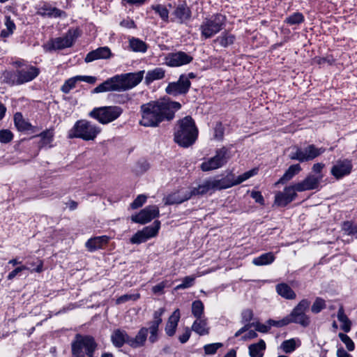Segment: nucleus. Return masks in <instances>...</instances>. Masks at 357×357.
Wrapping results in <instances>:
<instances>
[{
    "mask_svg": "<svg viewBox=\"0 0 357 357\" xmlns=\"http://www.w3.org/2000/svg\"><path fill=\"white\" fill-rule=\"evenodd\" d=\"M301 170L302 168L299 164L291 165L286 170L283 176L279 179L277 183H284L290 181L291 178H293L294 176L297 175Z\"/></svg>",
    "mask_w": 357,
    "mask_h": 357,
    "instance_id": "34",
    "label": "nucleus"
},
{
    "mask_svg": "<svg viewBox=\"0 0 357 357\" xmlns=\"http://www.w3.org/2000/svg\"><path fill=\"white\" fill-rule=\"evenodd\" d=\"M180 317L181 314L178 309L175 310L169 317L165 328V333L168 336L172 337L175 335Z\"/></svg>",
    "mask_w": 357,
    "mask_h": 357,
    "instance_id": "25",
    "label": "nucleus"
},
{
    "mask_svg": "<svg viewBox=\"0 0 357 357\" xmlns=\"http://www.w3.org/2000/svg\"><path fill=\"white\" fill-rule=\"evenodd\" d=\"M77 82H79L77 75L67 79L62 85L61 91L64 93H68L73 89L75 87Z\"/></svg>",
    "mask_w": 357,
    "mask_h": 357,
    "instance_id": "50",
    "label": "nucleus"
},
{
    "mask_svg": "<svg viewBox=\"0 0 357 357\" xmlns=\"http://www.w3.org/2000/svg\"><path fill=\"white\" fill-rule=\"evenodd\" d=\"M235 39L236 38L234 35L225 31L218 36L213 42L215 43H218L222 47H227L234 44Z\"/></svg>",
    "mask_w": 357,
    "mask_h": 357,
    "instance_id": "36",
    "label": "nucleus"
},
{
    "mask_svg": "<svg viewBox=\"0 0 357 357\" xmlns=\"http://www.w3.org/2000/svg\"><path fill=\"white\" fill-rule=\"evenodd\" d=\"M189 192L192 194V196L204 195L209 192H213L211 178L204 181L202 184L199 185L197 188H194Z\"/></svg>",
    "mask_w": 357,
    "mask_h": 357,
    "instance_id": "38",
    "label": "nucleus"
},
{
    "mask_svg": "<svg viewBox=\"0 0 357 357\" xmlns=\"http://www.w3.org/2000/svg\"><path fill=\"white\" fill-rule=\"evenodd\" d=\"M224 136V130L222 125H217L214 130V138L217 140H222Z\"/></svg>",
    "mask_w": 357,
    "mask_h": 357,
    "instance_id": "61",
    "label": "nucleus"
},
{
    "mask_svg": "<svg viewBox=\"0 0 357 357\" xmlns=\"http://www.w3.org/2000/svg\"><path fill=\"white\" fill-rule=\"evenodd\" d=\"M109 238L107 236H96L89 239L86 242V247L90 252L102 248L109 242Z\"/></svg>",
    "mask_w": 357,
    "mask_h": 357,
    "instance_id": "28",
    "label": "nucleus"
},
{
    "mask_svg": "<svg viewBox=\"0 0 357 357\" xmlns=\"http://www.w3.org/2000/svg\"><path fill=\"white\" fill-rule=\"evenodd\" d=\"M204 305L200 300H196L192 303V314L197 318H203Z\"/></svg>",
    "mask_w": 357,
    "mask_h": 357,
    "instance_id": "47",
    "label": "nucleus"
},
{
    "mask_svg": "<svg viewBox=\"0 0 357 357\" xmlns=\"http://www.w3.org/2000/svg\"><path fill=\"white\" fill-rule=\"evenodd\" d=\"M251 197L255 199L257 203L261 205L264 204V199L261 193L259 191H252L251 192Z\"/></svg>",
    "mask_w": 357,
    "mask_h": 357,
    "instance_id": "62",
    "label": "nucleus"
},
{
    "mask_svg": "<svg viewBox=\"0 0 357 357\" xmlns=\"http://www.w3.org/2000/svg\"><path fill=\"white\" fill-rule=\"evenodd\" d=\"M268 324L271 326H275V327H283L289 324H291L289 319L288 317V315L284 317V318L275 321L273 319H269L268 321Z\"/></svg>",
    "mask_w": 357,
    "mask_h": 357,
    "instance_id": "58",
    "label": "nucleus"
},
{
    "mask_svg": "<svg viewBox=\"0 0 357 357\" xmlns=\"http://www.w3.org/2000/svg\"><path fill=\"white\" fill-rule=\"evenodd\" d=\"M140 297L139 294H124L123 296H121L119 297L116 301V303L117 305L124 303L128 301H137Z\"/></svg>",
    "mask_w": 357,
    "mask_h": 357,
    "instance_id": "57",
    "label": "nucleus"
},
{
    "mask_svg": "<svg viewBox=\"0 0 357 357\" xmlns=\"http://www.w3.org/2000/svg\"><path fill=\"white\" fill-rule=\"evenodd\" d=\"M230 158L229 149L223 146L215 151L214 156L205 159L200 165V168L203 172L221 168L227 164Z\"/></svg>",
    "mask_w": 357,
    "mask_h": 357,
    "instance_id": "9",
    "label": "nucleus"
},
{
    "mask_svg": "<svg viewBox=\"0 0 357 357\" xmlns=\"http://www.w3.org/2000/svg\"><path fill=\"white\" fill-rule=\"evenodd\" d=\"M102 129L97 124L86 120L77 121L73 126L68 130L69 139L78 138L84 141L94 140L101 132Z\"/></svg>",
    "mask_w": 357,
    "mask_h": 357,
    "instance_id": "5",
    "label": "nucleus"
},
{
    "mask_svg": "<svg viewBox=\"0 0 357 357\" xmlns=\"http://www.w3.org/2000/svg\"><path fill=\"white\" fill-rule=\"evenodd\" d=\"M13 139V134L8 129H3L0 130V142L7 144L11 142Z\"/></svg>",
    "mask_w": 357,
    "mask_h": 357,
    "instance_id": "55",
    "label": "nucleus"
},
{
    "mask_svg": "<svg viewBox=\"0 0 357 357\" xmlns=\"http://www.w3.org/2000/svg\"><path fill=\"white\" fill-rule=\"evenodd\" d=\"M14 123L20 131L29 130L31 127V125L24 120L22 114L20 112H17L14 115Z\"/></svg>",
    "mask_w": 357,
    "mask_h": 357,
    "instance_id": "43",
    "label": "nucleus"
},
{
    "mask_svg": "<svg viewBox=\"0 0 357 357\" xmlns=\"http://www.w3.org/2000/svg\"><path fill=\"white\" fill-rule=\"evenodd\" d=\"M160 215L158 206L156 205H151L145 207L139 213L132 215L130 217L132 222L144 225L150 222L152 220L158 218Z\"/></svg>",
    "mask_w": 357,
    "mask_h": 357,
    "instance_id": "15",
    "label": "nucleus"
},
{
    "mask_svg": "<svg viewBox=\"0 0 357 357\" xmlns=\"http://www.w3.org/2000/svg\"><path fill=\"white\" fill-rule=\"evenodd\" d=\"M198 136V130L195 121L190 116L181 119L178 128L174 132V141L182 147H189L192 145Z\"/></svg>",
    "mask_w": 357,
    "mask_h": 357,
    "instance_id": "4",
    "label": "nucleus"
},
{
    "mask_svg": "<svg viewBox=\"0 0 357 357\" xmlns=\"http://www.w3.org/2000/svg\"><path fill=\"white\" fill-rule=\"evenodd\" d=\"M43 261H38L37 264V267L36 268L31 269L29 266L26 265H21L16 267L14 270L9 273L7 276V279L9 280H13L20 273L23 271L28 270L30 272H36L41 273L43 271Z\"/></svg>",
    "mask_w": 357,
    "mask_h": 357,
    "instance_id": "32",
    "label": "nucleus"
},
{
    "mask_svg": "<svg viewBox=\"0 0 357 357\" xmlns=\"http://www.w3.org/2000/svg\"><path fill=\"white\" fill-rule=\"evenodd\" d=\"M36 137L40 139L38 143L40 149H50L53 147L52 142L54 137L53 129H47Z\"/></svg>",
    "mask_w": 357,
    "mask_h": 357,
    "instance_id": "26",
    "label": "nucleus"
},
{
    "mask_svg": "<svg viewBox=\"0 0 357 357\" xmlns=\"http://www.w3.org/2000/svg\"><path fill=\"white\" fill-rule=\"evenodd\" d=\"M144 70L115 75L97 86L93 93L107 91H125L137 86L143 79Z\"/></svg>",
    "mask_w": 357,
    "mask_h": 357,
    "instance_id": "2",
    "label": "nucleus"
},
{
    "mask_svg": "<svg viewBox=\"0 0 357 357\" xmlns=\"http://www.w3.org/2000/svg\"><path fill=\"white\" fill-rule=\"evenodd\" d=\"M147 197L144 195H138L135 199L130 204L132 209H137L141 207L146 202Z\"/></svg>",
    "mask_w": 357,
    "mask_h": 357,
    "instance_id": "59",
    "label": "nucleus"
},
{
    "mask_svg": "<svg viewBox=\"0 0 357 357\" xmlns=\"http://www.w3.org/2000/svg\"><path fill=\"white\" fill-rule=\"evenodd\" d=\"M36 13L42 17H47L50 18L65 17L66 14L64 11L52 6L50 3L46 1L40 2L36 7Z\"/></svg>",
    "mask_w": 357,
    "mask_h": 357,
    "instance_id": "19",
    "label": "nucleus"
},
{
    "mask_svg": "<svg viewBox=\"0 0 357 357\" xmlns=\"http://www.w3.org/2000/svg\"><path fill=\"white\" fill-rule=\"evenodd\" d=\"M166 70L161 67H157L147 71L144 82L146 85L151 84L152 82L162 79L165 77Z\"/></svg>",
    "mask_w": 357,
    "mask_h": 357,
    "instance_id": "29",
    "label": "nucleus"
},
{
    "mask_svg": "<svg viewBox=\"0 0 357 357\" xmlns=\"http://www.w3.org/2000/svg\"><path fill=\"white\" fill-rule=\"evenodd\" d=\"M310 305V302L307 299H302L288 315L290 322L303 327L308 326L310 324V317L305 312Z\"/></svg>",
    "mask_w": 357,
    "mask_h": 357,
    "instance_id": "12",
    "label": "nucleus"
},
{
    "mask_svg": "<svg viewBox=\"0 0 357 357\" xmlns=\"http://www.w3.org/2000/svg\"><path fill=\"white\" fill-rule=\"evenodd\" d=\"M191 83L184 75H181L177 82H170L166 87V93L176 96L185 94L189 91Z\"/></svg>",
    "mask_w": 357,
    "mask_h": 357,
    "instance_id": "17",
    "label": "nucleus"
},
{
    "mask_svg": "<svg viewBox=\"0 0 357 357\" xmlns=\"http://www.w3.org/2000/svg\"><path fill=\"white\" fill-rule=\"evenodd\" d=\"M341 341L345 344L347 349L349 351H352L354 350L355 345L353 340L346 334L340 333L338 335Z\"/></svg>",
    "mask_w": 357,
    "mask_h": 357,
    "instance_id": "54",
    "label": "nucleus"
},
{
    "mask_svg": "<svg viewBox=\"0 0 357 357\" xmlns=\"http://www.w3.org/2000/svg\"><path fill=\"white\" fill-rule=\"evenodd\" d=\"M342 229L347 235L352 236L357 238V227L351 222H344Z\"/></svg>",
    "mask_w": 357,
    "mask_h": 357,
    "instance_id": "53",
    "label": "nucleus"
},
{
    "mask_svg": "<svg viewBox=\"0 0 357 357\" xmlns=\"http://www.w3.org/2000/svg\"><path fill=\"white\" fill-rule=\"evenodd\" d=\"M192 331L199 335H206L209 333L210 328L208 326L207 319L197 318L192 325Z\"/></svg>",
    "mask_w": 357,
    "mask_h": 357,
    "instance_id": "30",
    "label": "nucleus"
},
{
    "mask_svg": "<svg viewBox=\"0 0 357 357\" xmlns=\"http://www.w3.org/2000/svg\"><path fill=\"white\" fill-rule=\"evenodd\" d=\"M98 344L90 335L77 334L72 342L73 357H95Z\"/></svg>",
    "mask_w": 357,
    "mask_h": 357,
    "instance_id": "6",
    "label": "nucleus"
},
{
    "mask_svg": "<svg viewBox=\"0 0 357 357\" xmlns=\"http://www.w3.org/2000/svg\"><path fill=\"white\" fill-rule=\"evenodd\" d=\"M190 335H191L190 329L188 327H186L185 328L184 333L182 335H179V337H178V340H179L180 342L183 343V344L187 342L190 337Z\"/></svg>",
    "mask_w": 357,
    "mask_h": 357,
    "instance_id": "63",
    "label": "nucleus"
},
{
    "mask_svg": "<svg viewBox=\"0 0 357 357\" xmlns=\"http://www.w3.org/2000/svg\"><path fill=\"white\" fill-rule=\"evenodd\" d=\"M181 107L179 102L166 99L143 104L140 107L139 124L144 127H157L162 121L172 119Z\"/></svg>",
    "mask_w": 357,
    "mask_h": 357,
    "instance_id": "1",
    "label": "nucleus"
},
{
    "mask_svg": "<svg viewBox=\"0 0 357 357\" xmlns=\"http://www.w3.org/2000/svg\"><path fill=\"white\" fill-rule=\"evenodd\" d=\"M171 284L167 280H164L152 287V291L155 294H163L165 287H169Z\"/></svg>",
    "mask_w": 357,
    "mask_h": 357,
    "instance_id": "60",
    "label": "nucleus"
},
{
    "mask_svg": "<svg viewBox=\"0 0 357 357\" xmlns=\"http://www.w3.org/2000/svg\"><path fill=\"white\" fill-rule=\"evenodd\" d=\"M112 56V52L108 47H101L89 52L85 57V61L89 63L98 59H107Z\"/></svg>",
    "mask_w": 357,
    "mask_h": 357,
    "instance_id": "23",
    "label": "nucleus"
},
{
    "mask_svg": "<svg viewBox=\"0 0 357 357\" xmlns=\"http://www.w3.org/2000/svg\"><path fill=\"white\" fill-rule=\"evenodd\" d=\"M2 81L10 85H20L18 82V75L16 71L6 70L1 75Z\"/></svg>",
    "mask_w": 357,
    "mask_h": 357,
    "instance_id": "44",
    "label": "nucleus"
},
{
    "mask_svg": "<svg viewBox=\"0 0 357 357\" xmlns=\"http://www.w3.org/2000/svg\"><path fill=\"white\" fill-rule=\"evenodd\" d=\"M192 60L193 57L191 55L181 51L169 53L165 57V64L170 67L186 65L192 62Z\"/></svg>",
    "mask_w": 357,
    "mask_h": 357,
    "instance_id": "18",
    "label": "nucleus"
},
{
    "mask_svg": "<svg viewBox=\"0 0 357 357\" xmlns=\"http://www.w3.org/2000/svg\"><path fill=\"white\" fill-rule=\"evenodd\" d=\"M300 345H301V341L299 339L291 338V339L284 341L281 344L280 348L286 354H289V353L293 352Z\"/></svg>",
    "mask_w": 357,
    "mask_h": 357,
    "instance_id": "41",
    "label": "nucleus"
},
{
    "mask_svg": "<svg viewBox=\"0 0 357 357\" xmlns=\"http://www.w3.org/2000/svg\"><path fill=\"white\" fill-rule=\"evenodd\" d=\"M337 319L342 323L341 328L346 333L351 330V322L344 313L343 307H340L337 312Z\"/></svg>",
    "mask_w": 357,
    "mask_h": 357,
    "instance_id": "45",
    "label": "nucleus"
},
{
    "mask_svg": "<svg viewBox=\"0 0 357 357\" xmlns=\"http://www.w3.org/2000/svg\"><path fill=\"white\" fill-rule=\"evenodd\" d=\"M78 36L77 30H69L63 37L52 40L46 47L49 50H62L71 47Z\"/></svg>",
    "mask_w": 357,
    "mask_h": 357,
    "instance_id": "14",
    "label": "nucleus"
},
{
    "mask_svg": "<svg viewBox=\"0 0 357 357\" xmlns=\"http://www.w3.org/2000/svg\"><path fill=\"white\" fill-rule=\"evenodd\" d=\"M191 11L186 3L177 5L172 13L171 20L174 22L182 24L190 20Z\"/></svg>",
    "mask_w": 357,
    "mask_h": 357,
    "instance_id": "22",
    "label": "nucleus"
},
{
    "mask_svg": "<svg viewBox=\"0 0 357 357\" xmlns=\"http://www.w3.org/2000/svg\"><path fill=\"white\" fill-rule=\"evenodd\" d=\"M165 309L161 307L155 310L153 314V319L149 322L148 327H142L135 337H131L128 341V345L132 348H139L145 345L148 333H150L149 341L153 344L159 339L160 326L162 322V316Z\"/></svg>",
    "mask_w": 357,
    "mask_h": 357,
    "instance_id": "3",
    "label": "nucleus"
},
{
    "mask_svg": "<svg viewBox=\"0 0 357 357\" xmlns=\"http://www.w3.org/2000/svg\"><path fill=\"white\" fill-rule=\"evenodd\" d=\"M13 66L17 68L20 85L33 80L40 73L38 68L22 59L14 61Z\"/></svg>",
    "mask_w": 357,
    "mask_h": 357,
    "instance_id": "11",
    "label": "nucleus"
},
{
    "mask_svg": "<svg viewBox=\"0 0 357 357\" xmlns=\"http://www.w3.org/2000/svg\"><path fill=\"white\" fill-rule=\"evenodd\" d=\"M304 20V16L301 13L296 12L287 17L284 22L289 25H296L303 23Z\"/></svg>",
    "mask_w": 357,
    "mask_h": 357,
    "instance_id": "49",
    "label": "nucleus"
},
{
    "mask_svg": "<svg viewBox=\"0 0 357 357\" xmlns=\"http://www.w3.org/2000/svg\"><path fill=\"white\" fill-rule=\"evenodd\" d=\"M129 46L132 51L135 52L144 53L148 48L145 42L137 38H132L129 40Z\"/></svg>",
    "mask_w": 357,
    "mask_h": 357,
    "instance_id": "40",
    "label": "nucleus"
},
{
    "mask_svg": "<svg viewBox=\"0 0 357 357\" xmlns=\"http://www.w3.org/2000/svg\"><path fill=\"white\" fill-rule=\"evenodd\" d=\"M248 349L250 357H263L266 343L263 340H260L257 343L250 344Z\"/></svg>",
    "mask_w": 357,
    "mask_h": 357,
    "instance_id": "37",
    "label": "nucleus"
},
{
    "mask_svg": "<svg viewBox=\"0 0 357 357\" xmlns=\"http://www.w3.org/2000/svg\"><path fill=\"white\" fill-rule=\"evenodd\" d=\"M326 307V301L321 298L317 297L311 306V312L314 314H318Z\"/></svg>",
    "mask_w": 357,
    "mask_h": 357,
    "instance_id": "51",
    "label": "nucleus"
},
{
    "mask_svg": "<svg viewBox=\"0 0 357 357\" xmlns=\"http://www.w3.org/2000/svg\"><path fill=\"white\" fill-rule=\"evenodd\" d=\"M211 181L213 191L227 189L235 185L234 178L230 179L227 176L221 178H211Z\"/></svg>",
    "mask_w": 357,
    "mask_h": 357,
    "instance_id": "31",
    "label": "nucleus"
},
{
    "mask_svg": "<svg viewBox=\"0 0 357 357\" xmlns=\"http://www.w3.org/2000/svg\"><path fill=\"white\" fill-rule=\"evenodd\" d=\"M252 326L255 327L256 331L261 332V333H267L271 326L269 324H268V326H267V325H265L263 324H260L259 322H257L256 324L252 323Z\"/></svg>",
    "mask_w": 357,
    "mask_h": 357,
    "instance_id": "64",
    "label": "nucleus"
},
{
    "mask_svg": "<svg viewBox=\"0 0 357 357\" xmlns=\"http://www.w3.org/2000/svg\"><path fill=\"white\" fill-rule=\"evenodd\" d=\"M192 197V194L189 191L179 190L173 192L163 199L165 205H172L181 204L186 200H188Z\"/></svg>",
    "mask_w": 357,
    "mask_h": 357,
    "instance_id": "24",
    "label": "nucleus"
},
{
    "mask_svg": "<svg viewBox=\"0 0 357 357\" xmlns=\"http://www.w3.org/2000/svg\"><path fill=\"white\" fill-rule=\"evenodd\" d=\"M322 178L323 175L309 174L302 181L295 183L297 191L304 192L317 189Z\"/></svg>",
    "mask_w": 357,
    "mask_h": 357,
    "instance_id": "21",
    "label": "nucleus"
},
{
    "mask_svg": "<svg viewBox=\"0 0 357 357\" xmlns=\"http://www.w3.org/2000/svg\"><path fill=\"white\" fill-rule=\"evenodd\" d=\"M160 228V222L155 220L152 225L145 227L142 230L135 233L130 238L132 244H140L146 242L151 238L155 237Z\"/></svg>",
    "mask_w": 357,
    "mask_h": 357,
    "instance_id": "13",
    "label": "nucleus"
},
{
    "mask_svg": "<svg viewBox=\"0 0 357 357\" xmlns=\"http://www.w3.org/2000/svg\"><path fill=\"white\" fill-rule=\"evenodd\" d=\"M151 8L160 16L161 20L165 22H169V10L167 8L161 4H156L151 6Z\"/></svg>",
    "mask_w": 357,
    "mask_h": 357,
    "instance_id": "46",
    "label": "nucleus"
},
{
    "mask_svg": "<svg viewBox=\"0 0 357 357\" xmlns=\"http://www.w3.org/2000/svg\"><path fill=\"white\" fill-rule=\"evenodd\" d=\"M353 168L352 162L350 160H338L332 167L331 173L336 178L340 179L348 176Z\"/></svg>",
    "mask_w": 357,
    "mask_h": 357,
    "instance_id": "20",
    "label": "nucleus"
},
{
    "mask_svg": "<svg viewBox=\"0 0 357 357\" xmlns=\"http://www.w3.org/2000/svg\"><path fill=\"white\" fill-rule=\"evenodd\" d=\"M123 109L120 106L111 105L93 108L89 116L96 119L100 123L106 125L116 120L122 114Z\"/></svg>",
    "mask_w": 357,
    "mask_h": 357,
    "instance_id": "8",
    "label": "nucleus"
},
{
    "mask_svg": "<svg viewBox=\"0 0 357 357\" xmlns=\"http://www.w3.org/2000/svg\"><path fill=\"white\" fill-rule=\"evenodd\" d=\"M297 192L296 184L285 187L283 191H279L275 194V204L281 207L286 206L296 199Z\"/></svg>",
    "mask_w": 357,
    "mask_h": 357,
    "instance_id": "16",
    "label": "nucleus"
},
{
    "mask_svg": "<svg viewBox=\"0 0 357 357\" xmlns=\"http://www.w3.org/2000/svg\"><path fill=\"white\" fill-rule=\"evenodd\" d=\"M258 171H259L258 168H253L252 169H250V170L242 174L241 175H239L238 176H237L236 178H233L235 185H238V184L243 183V181L249 179L250 178L257 175L258 173Z\"/></svg>",
    "mask_w": 357,
    "mask_h": 357,
    "instance_id": "48",
    "label": "nucleus"
},
{
    "mask_svg": "<svg viewBox=\"0 0 357 357\" xmlns=\"http://www.w3.org/2000/svg\"><path fill=\"white\" fill-rule=\"evenodd\" d=\"M4 25L6 28L1 30L0 36L2 38H7L13 33L16 26L10 16L5 17Z\"/></svg>",
    "mask_w": 357,
    "mask_h": 357,
    "instance_id": "42",
    "label": "nucleus"
},
{
    "mask_svg": "<svg viewBox=\"0 0 357 357\" xmlns=\"http://www.w3.org/2000/svg\"><path fill=\"white\" fill-rule=\"evenodd\" d=\"M294 149H295V151H292L289 154V158L301 162L312 160L326 151L325 148H318L314 144L308 145L304 149L296 146Z\"/></svg>",
    "mask_w": 357,
    "mask_h": 357,
    "instance_id": "10",
    "label": "nucleus"
},
{
    "mask_svg": "<svg viewBox=\"0 0 357 357\" xmlns=\"http://www.w3.org/2000/svg\"><path fill=\"white\" fill-rule=\"evenodd\" d=\"M277 293L282 298L288 300H294L296 297L294 290L286 283H280L276 285Z\"/></svg>",
    "mask_w": 357,
    "mask_h": 357,
    "instance_id": "33",
    "label": "nucleus"
},
{
    "mask_svg": "<svg viewBox=\"0 0 357 357\" xmlns=\"http://www.w3.org/2000/svg\"><path fill=\"white\" fill-rule=\"evenodd\" d=\"M275 256L273 252H266L255 257L252 260V263L256 266H265L272 264L275 261Z\"/></svg>",
    "mask_w": 357,
    "mask_h": 357,
    "instance_id": "39",
    "label": "nucleus"
},
{
    "mask_svg": "<svg viewBox=\"0 0 357 357\" xmlns=\"http://www.w3.org/2000/svg\"><path fill=\"white\" fill-rule=\"evenodd\" d=\"M130 337L126 331L121 329L114 330L111 335L112 344L116 347H121L124 344H128Z\"/></svg>",
    "mask_w": 357,
    "mask_h": 357,
    "instance_id": "27",
    "label": "nucleus"
},
{
    "mask_svg": "<svg viewBox=\"0 0 357 357\" xmlns=\"http://www.w3.org/2000/svg\"><path fill=\"white\" fill-rule=\"evenodd\" d=\"M222 347V343H212L206 344L204 347V352L206 355H213L215 354L218 349Z\"/></svg>",
    "mask_w": 357,
    "mask_h": 357,
    "instance_id": "56",
    "label": "nucleus"
},
{
    "mask_svg": "<svg viewBox=\"0 0 357 357\" xmlns=\"http://www.w3.org/2000/svg\"><path fill=\"white\" fill-rule=\"evenodd\" d=\"M225 23V15L220 13H216L206 17L202 21L199 27L202 38L208 39L213 37L223 29Z\"/></svg>",
    "mask_w": 357,
    "mask_h": 357,
    "instance_id": "7",
    "label": "nucleus"
},
{
    "mask_svg": "<svg viewBox=\"0 0 357 357\" xmlns=\"http://www.w3.org/2000/svg\"><path fill=\"white\" fill-rule=\"evenodd\" d=\"M196 278H197V275H189V276L185 277L182 280V283L177 285L174 288V289L175 290L184 289H187V288L192 287L195 283V280Z\"/></svg>",
    "mask_w": 357,
    "mask_h": 357,
    "instance_id": "52",
    "label": "nucleus"
},
{
    "mask_svg": "<svg viewBox=\"0 0 357 357\" xmlns=\"http://www.w3.org/2000/svg\"><path fill=\"white\" fill-rule=\"evenodd\" d=\"M241 317H242V321L243 323H246L245 325L240 328L236 333L235 336L238 337L244 332L249 330V328L252 326V324H250L249 322L252 320L253 317V312L252 310L250 309H245L241 313Z\"/></svg>",
    "mask_w": 357,
    "mask_h": 357,
    "instance_id": "35",
    "label": "nucleus"
}]
</instances>
